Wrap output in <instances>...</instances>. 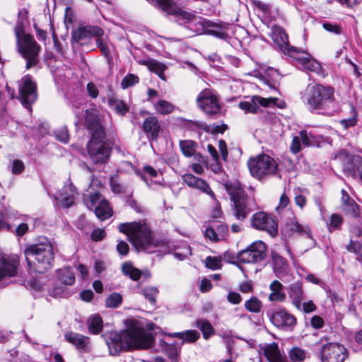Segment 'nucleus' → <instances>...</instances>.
<instances>
[{"mask_svg":"<svg viewBox=\"0 0 362 362\" xmlns=\"http://www.w3.org/2000/svg\"><path fill=\"white\" fill-rule=\"evenodd\" d=\"M153 341L152 334L146 332L140 322L129 320L127 328L123 332H111L107 340L110 353L117 355L125 349H147Z\"/></svg>","mask_w":362,"mask_h":362,"instance_id":"f257e3e1","label":"nucleus"},{"mask_svg":"<svg viewBox=\"0 0 362 362\" xmlns=\"http://www.w3.org/2000/svg\"><path fill=\"white\" fill-rule=\"evenodd\" d=\"M118 229L128 236L129 242L138 251L166 252L168 249L165 241L153 238L149 226L144 221L122 223Z\"/></svg>","mask_w":362,"mask_h":362,"instance_id":"f03ea898","label":"nucleus"},{"mask_svg":"<svg viewBox=\"0 0 362 362\" xmlns=\"http://www.w3.org/2000/svg\"><path fill=\"white\" fill-rule=\"evenodd\" d=\"M334 92V88L330 86L310 83L307 86L303 99L310 111L325 116H332L340 110Z\"/></svg>","mask_w":362,"mask_h":362,"instance_id":"7ed1b4c3","label":"nucleus"},{"mask_svg":"<svg viewBox=\"0 0 362 362\" xmlns=\"http://www.w3.org/2000/svg\"><path fill=\"white\" fill-rule=\"evenodd\" d=\"M30 270L43 274L52 267L54 252L52 244L48 240L31 245L24 252Z\"/></svg>","mask_w":362,"mask_h":362,"instance_id":"20e7f679","label":"nucleus"},{"mask_svg":"<svg viewBox=\"0 0 362 362\" xmlns=\"http://www.w3.org/2000/svg\"><path fill=\"white\" fill-rule=\"evenodd\" d=\"M14 33L18 52L27 61L26 69H28L37 64L41 47L33 35L25 33L22 24L15 26Z\"/></svg>","mask_w":362,"mask_h":362,"instance_id":"39448f33","label":"nucleus"},{"mask_svg":"<svg viewBox=\"0 0 362 362\" xmlns=\"http://www.w3.org/2000/svg\"><path fill=\"white\" fill-rule=\"evenodd\" d=\"M224 187L233 202V213L239 220H243L253 210L252 201L250 200L245 194L241 185L238 182H226Z\"/></svg>","mask_w":362,"mask_h":362,"instance_id":"423d86ee","label":"nucleus"},{"mask_svg":"<svg viewBox=\"0 0 362 362\" xmlns=\"http://www.w3.org/2000/svg\"><path fill=\"white\" fill-rule=\"evenodd\" d=\"M247 165L252 177L264 180L278 173V164L276 160L267 154H260L250 158Z\"/></svg>","mask_w":362,"mask_h":362,"instance_id":"0eeeda50","label":"nucleus"},{"mask_svg":"<svg viewBox=\"0 0 362 362\" xmlns=\"http://www.w3.org/2000/svg\"><path fill=\"white\" fill-rule=\"evenodd\" d=\"M151 5L161 9L169 15L176 17L180 24L189 23L197 18L194 11H185L179 8L172 0H146Z\"/></svg>","mask_w":362,"mask_h":362,"instance_id":"6e6552de","label":"nucleus"},{"mask_svg":"<svg viewBox=\"0 0 362 362\" xmlns=\"http://www.w3.org/2000/svg\"><path fill=\"white\" fill-rule=\"evenodd\" d=\"M105 139L91 137L87 145L89 156L95 163H105L110 158L111 149Z\"/></svg>","mask_w":362,"mask_h":362,"instance_id":"1a4fd4ad","label":"nucleus"},{"mask_svg":"<svg viewBox=\"0 0 362 362\" xmlns=\"http://www.w3.org/2000/svg\"><path fill=\"white\" fill-rule=\"evenodd\" d=\"M19 100L24 107L30 110L31 105L37 99L36 84L30 76H24L19 81Z\"/></svg>","mask_w":362,"mask_h":362,"instance_id":"9d476101","label":"nucleus"},{"mask_svg":"<svg viewBox=\"0 0 362 362\" xmlns=\"http://www.w3.org/2000/svg\"><path fill=\"white\" fill-rule=\"evenodd\" d=\"M266 251L267 246L262 241H255L245 250L240 251L238 258L243 263L254 264L265 258Z\"/></svg>","mask_w":362,"mask_h":362,"instance_id":"9b49d317","label":"nucleus"},{"mask_svg":"<svg viewBox=\"0 0 362 362\" xmlns=\"http://www.w3.org/2000/svg\"><path fill=\"white\" fill-rule=\"evenodd\" d=\"M322 362H344L348 356L346 349L339 343H327L320 350Z\"/></svg>","mask_w":362,"mask_h":362,"instance_id":"f8f14e48","label":"nucleus"},{"mask_svg":"<svg viewBox=\"0 0 362 362\" xmlns=\"http://www.w3.org/2000/svg\"><path fill=\"white\" fill-rule=\"evenodd\" d=\"M197 103L199 107L207 115H216L220 112L218 99L209 89H204L198 95Z\"/></svg>","mask_w":362,"mask_h":362,"instance_id":"ddd939ff","label":"nucleus"},{"mask_svg":"<svg viewBox=\"0 0 362 362\" xmlns=\"http://www.w3.org/2000/svg\"><path fill=\"white\" fill-rule=\"evenodd\" d=\"M252 226L256 229L266 231L272 237L278 233V226L274 219L264 212H257L252 216Z\"/></svg>","mask_w":362,"mask_h":362,"instance_id":"4468645a","label":"nucleus"},{"mask_svg":"<svg viewBox=\"0 0 362 362\" xmlns=\"http://www.w3.org/2000/svg\"><path fill=\"white\" fill-rule=\"evenodd\" d=\"M86 122L88 129L91 132V137L105 138L104 128L100 122L98 110L95 107L86 110Z\"/></svg>","mask_w":362,"mask_h":362,"instance_id":"2eb2a0df","label":"nucleus"},{"mask_svg":"<svg viewBox=\"0 0 362 362\" xmlns=\"http://www.w3.org/2000/svg\"><path fill=\"white\" fill-rule=\"evenodd\" d=\"M343 160V169L348 175L356 179L362 170V160L359 156L341 153L338 157Z\"/></svg>","mask_w":362,"mask_h":362,"instance_id":"dca6fc26","label":"nucleus"},{"mask_svg":"<svg viewBox=\"0 0 362 362\" xmlns=\"http://www.w3.org/2000/svg\"><path fill=\"white\" fill-rule=\"evenodd\" d=\"M276 101L277 98H265L255 95L251 98L250 101L240 102L238 106L245 112L257 113L259 110V105L267 107L274 105Z\"/></svg>","mask_w":362,"mask_h":362,"instance_id":"f3484780","label":"nucleus"},{"mask_svg":"<svg viewBox=\"0 0 362 362\" xmlns=\"http://www.w3.org/2000/svg\"><path fill=\"white\" fill-rule=\"evenodd\" d=\"M104 35V31L98 26L86 25L79 27L72 33V40L74 42L83 45L92 37H100Z\"/></svg>","mask_w":362,"mask_h":362,"instance_id":"a211bd4d","label":"nucleus"},{"mask_svg":"<svg viewBox=\"0 0 362 362\" xmlns=\"http://www.w3.org/2000/svg\"><path fill=\"white\" fill-rule=\"evenodd\" d=\"M270 320L278 328L291 329L296 324V318L283 308L274 312Z\"/></svg>","mask_w":362,"mask_h":362,"instance_id":"6ab92c4d","label":"nucleus"},{"mask_svg":"<svg viewBox=\"0 0 362 362\" xmlns=\"http://www.w3.org/2000/svg\"><path fill=\"white\" fill-rule=\"evenodd\" d=\"M270 37L282 52H288L290 48L288 35L283 28L279 25H273L271 28Z\"/></svg>","mask_w":362,"mask_h":362,"instance_id":"aec40b11","label":"nucleus"},{"mask_svg":"<svg viewBox=\"0 0 362 362\" xmlns=\"http://www.w3.org/2000/svg\"><path fill=\"white\" fill-rule=\"evenodd\" d=\"M287 293L292 305L298 310H301V303L305 299V295L300 281L291 284L287 287Z\"/></svg>","mask_w":362,"mask_h":362,"instance_id":"412c9836","label":"nucleus"},{"mask_svg":"<svg viewBox=\"0 0 362 362\" xmlns=\"http://www.w3.org/2000/svg\"><path fill=\"white\" fill-rule=\"evenodd\" d=\"M77 194L76 188L69 180L64 185L62 190L59 192V196H55V199L61 202L62 207L69 208L74 203L75 194Z\"/></svg>","mask_w":362,"mask_h":362,"instance_id":"4be33fe9","label":"nucleus"},{"mask_svg":"<svg viewBox=\"0 0 362 362\" xmlns=\"http://www.w3.org/2000/svg\"><path fill=\"white\" fill-rule=\"evenodd\" d=\"M182 180L189 187L199 189L202 192L209 194L214 200L216 201L214 193L204 180L189 173L184 175Z\"/></svg>","mask_w":362,"mask_h":362,"instance_id":"5701e85b","label":"nucleus"},{"mask_svg":"<svg viewBox=\"0 0 362 362\" xmlns=\"http://www.w3.org/2000/svg\"><path fill=\"white\" fill-rule=\"evenodd\" d=\"M262 351L269 362H288L284 351L275 342L266 344Z\"/></svg>","mask_w":362,"mask_h":362,"instance_id":"b1692460","label":"nucleus"},{"mask_svg":"<svg viewBox=\"0 0 362 362\" xmlns=\"http://www.w3.org/2000/svg\"><path fill=\"white\" fill-rule=\"evenodd\" d=\"M18 260L16 257L0 256V281L6 276H14L17 273Z\"/></svg>","mask_w":362,"mask_h":362,"instance_id":"393cba45","label":"nucleus"},{"mask_svg":"<svg viewBox=\"0 0 362 362\" xmlns=\"http://www.w3.org/2000/svg\"><path fill=\"white\" fill-rule=\"evenodd\" d=\"M143 129L151 140H157L161 130L158 118L154 115L146 117L143 123Z\"/></svg>","mask_w":362,"mask_h":362,"instance_id":"a878e982","label":"nucleus"},{"mask_svg":"<svg viewBox=\"0 0 362 362\" xmlns=\"http://www.w3.org/2000/svg\"><path fill=\"white\" fill-rule=\"evenodd\" d=\"M269 288L271 291L268 297L270 302L284 303L286 301V294L284 291L283 284L279 281H273Z\"/></svg>","mask_w":362,"mask_h":362,"instance_id":"bb28decb","label":"nucleus"},{"mask_svg":"<svg viewBox=\"0 0 362 362\" xmlns=\"http://www.w3.org/2000/svg\"><path fill=\"white\" fill-rule=\"evenodd\" d=\"M64 337L68 342L73 344L80 351H86L89 344V338L79 333L73 332H66L64 334Z\"/></svg>","mask_w":362,"mask_h":362,"instance_id":"cd10ccee","label":"nucleus"},{"mask_svg":"<svg viewBox=\"0 0 362 362\" xmlns=\"http://www.w3.org/2000/svg\"><path fill=\"white\" fill-rule=\"evenodd\" d=\"M285 227L290 232V234L297 233L311 238V232L308 226L298 223L295 217L287 222Z\"/></svg>","mask_w":362,"mask_h":362,"instance_id":"c85d7f7f","label":"nucleus"},{"mask_svg":"<svg viewBox=\"0 0 362 362\" xmlns=\"http://www.w3.org/2000/svg\"><path fill=\"white\" fill-rule=\"evenodd\" d=\"M274 272L277 276L284 274L288 267L287 261L276 252H272Z\"/></svg>","mask_w":362,"mask_h":362,"instance_id":"c756f323","label":"nucleus"},{"mask_svg":"<svg viewBox=\"0 0 362 362\" xmlns=\"http://www.w3.org/2000/svg\"><path fill=\"white\" fill-rule=\"evenodd\" d=\"M95 216L101 221L107 219L112 214V211L109 206L108 202L103 199L100 201L99 204L94 209Z\"/></svg>","mask_w":362,"mask_h":362,"instance_id":"7c9ffc66","label":"nucleus"},{"mask_svg":"<svg viewBox=\"0 0 362 362\" xmlns=\"http://www.w3.org/2000/svg\"><path fill=\"white\" fill-rule=\"evenodd\" d=\"M89 332L93 334H98L103 327V320L98 314L90 316L87 320Z\"/></svg>","mask_w":362,"mask_h":362,"instance_id":"2f4dec72","label":"nucleus"},{"mask_svg":"<svg viewBox=\"0 0 362 362\" xmlns=\"http://www.w3.org/2000/svg\"><path fill=\"white\" fill-rule=\"evenodd\" d=\"M57 279L59 284L70 286L75 282V276L70 268H63L57 271Z\"/></svg>","mask_w":362,"mask_h":362,"instance_id":"473e14b6","label":"nucleus"},{"mask_svg":"<svg viewBox=\"0 0 362 362\" xmlns=\"http://www.w3.org/2000/svg\"><path fill=\"white\" fill-rule=\"evenodd\" d=\"M159 344L161 351L167 354L172 362H177L178 351L175 344L167 343L164 340H160Z\"/></svg>","mask_w":362,"mask_h":362,"instance_id":"72a5a7b5","label":"nucleus"},{"mask_svg":"<svg viewBox=\"0 0 362 362\" xmlns=\"http://www.w3.org/2000/svg\"><path fill=\"white\" fill-rule=\"evenodd\" d=\"M171 337H177L186 342H194L200 337V334L197 330H187L181 332H174L170 334Z\"/></svg>","mask_w":362,"mask_h":362,"instance_id":"f704fd0d","label":"nucleus"},{"mask_svg":"<svg viewBox=\"0 0 362 362\" xmlns=\"http://www.w3.org/2000/svg\"><path fill=\"white\" fill-rule=\"evenodd\" d=\"M156 112L160 115H168L173 112L175 106L165 100H159L153 104Z\"/></svg>","mask_w":362,"mask_h":362,"instance_id":"c9c22d12","label":"nucleus"},{"mask_svg":"<svg viewBox=\"0 0 362 362\" xmlns=\"http://www.w3.org/2000/svg\"><path fill=\"white\" fill-rule=\"evenodd\" d=\"M122 272L124 275L129 277L133 281H137L141 277V271L129 262H125L122 264Z\"/></svg>","mask_w":362,"mask_h":362,"instance_id":"e433bc0d","label":"nucleus"},{"mask_svg":"<svg viewBox=\"0 0 362 362\" xmlns=\"http://www.w3.org/2000/svg\"><path fill=\"white\" fill-rule=\"evenodd\" d=\"M196 327L202 331L203 337L206 339L214 334V329L208 320L203 319L197 320L196 321Z\"/></svg>","mask_w":362,"mask_h":362,"instance_id":"4c0bfd02","label":"nucleus"},{"mask_svg":"<svg viewBox=\"0 0 362 362\" xmlns=\"http://www.w3.org/2000/svg\"><path fill=\"white\" fill-rule=\"evenodd\" d=\"M109 105L119 115H124L128 111L129 107L126 103L119 99L110 98L108 99Z\"/></svg>","mask_w":362,"mask_h":362,"instance_id":"58836bf2","label":"nucleus"},{"mask_svg":"<svg viewBox=\"0 0 362 362\" xmlns=\"http://www.w3.org/2000/svg\"><path fill=\"white\" fill-rule=\"evenodd\" d=\"M180 147L185 156L192 157L196 152L197 144L192 140H182L180 141Z\"/></svg>","mask_w":362,"mask_h":362,"instance_id":"ea45409f","label":"nucleus"},{"mask_svg":"<svg viewBox=\"0 0 362 362\" xmlns=\"http://www.w3.org/2000/svg\"><path fill=\"white\" fill-rule=\"evenodd\" d=\"M358 122L357 112L354 107H351V117L343 119L339 121V124L342 127L343 129L348 130L349 128L356 126Z\"/></svg>","mask_w":362,"mask_h":362,"instance_id":"a19ab883","label":"nucleus"},{"mask_svg":"<svg viewBox=\"0 0 362 362\" xmlns=\"http://www.w3.org/2000/svg\"><path fill=\"white\" fill-rule=\"evenodd\" d=\"M245 309L251 313H260L262 308V303L257 297H252L245 302Z\"/></svg>","mask_w":362,"mask_h":362,"instance_id":"79ce46f5","label":"nucleus"},{"mask_svg":"<svg viewBox=\"0 0 362 362\" xmlns=\"http://www.w3.org/2000/svg\"><path fill=\"white\" fill-rule=\"evenodd\" d=\"M122 302V296L119 293H112L105 299V306L107 308H117Z\"/></svg>","mask_w":362,"mask_h":362,"instance_id":"37998d69","label":"nucleus"},{"mask_svg":"<svg viewBox=\"0 0 362 362\" xmlns=\"http://www.w3.org/2000/svg\"><path fill=\"white\" fill-rule=\"evenodd\" d=\"M285 54L298 61L301 63L302 65L305 61L309 58L310 56L308 52L299 51L296 47H290L288 52Z\"/></svg>","mask_w":362,"mask_h":362,"instance_id":"c03bdc74","label":"nucleus"},{"mask_svg":"<svg viewBox=\"0 0 362 362\" xmlns=\"http://www.w3.org/2000/svg\"><path fill=\"white\" fill-rule=\"evenodd\" d=\"M66 286L63 284H59L57 279L54 281V287L52 290H50L49 295L54 298H62L66 297L67 296V292L66 291Z\"/></svg>","mask_w":362,"mask_h":362,"instance_id":"a18cd8bd","label":"nucleus"},{"mask_svg":"<svg viewBox=\"0 0 362 362\" xmlns=\"http://www.w3.org/2000/svg\"><path fill=\"white\" fill-rule=\"evenodd\" d=\"M101 196L98 192H94L84 197L83 202L88 209L92 210L93 208H95L98 204H99L100 201H101Z\"/></svg>","mask_w":362,"mask_h":362,"instance_id":"49530a36","label":"nucleus"},{"mask_svg":"<svg viewBox=\"0 0 362 362\" xmlns=\"http://www.w3.org/2000/svg\"><path fill=\"white\" fill-rule=\"evenodd\" d=\"M148 69L151 71L156 73L160 78L165 79L163 72L166 66L163 64L152 60L148 63Z\"/></svg>","mask_w":362,"mask_h":362,"instance_id":"de8ad7c7","label":"nucleus"},{"mask_svg":"<svg viewBox=\"0 0 362 362\" xmlns=\"http://www.w3.org/2000/svg\"><path fill=\"white\" fill-rule=\"evenodd\" d=\"M288 356L292 362H301L305 358V352L298 348L293 347L288 352Z\"/></svg>","mask_w":362,"mask_h":362,"instance_id":"09e8293b","label":"nucleus"},{"mask_svg":"<svg viewBox=\"0 0 362 362\" xmlns=\"http://www.w3.org/2000/svg\"><path fill=\"white\" fill-rule=\"evenodd\" d=\"M96 45L98 47H99L101 53L106 58H110V49L107 43V37H104L103 35H100V37H97Z\"/></svg>","mask_w":362,"mask_h":362,"instance_id":"8fccbe9b","label":"nucleus"},{"mask_svg":"<svg viewBox=\"0 0 362 362\" xmlns=\"http://www.w3.org/2000/svg\"><path fill=\"white\" fill-rule=\"evenodd\" d=\"M143 294L152 305H155L158 289L154 286H148L143 289Z\"/></svg>","mask_w":362,"mask_h":362,"instance_id":"3c124183","label":"nucleus"},{"mask_svg":"<svg viewBox=\"0 0 362 362\" xmlns=\"http://www.w3.org/2000/svg\"><path fill=\"white\" fill-rule=\"evenodd\" d=\"M204 236L211 242H218L223 239V234L218 233L215 228L212 227H207L204 230Z\"/></svg>","mask_w":362,"mask_h":362,"instance_id":"603ef678","label":"nucleus"},{"mask_svg":"<svg viewBox=\"0 0 362 362\" xmlns=\"http://www.w3.org/2000/svg\"><path fill=\"white\" fill-rule=\"evenodd\" d=\"M111 190L115 194H122L127 192V187L121 184L115 177H111L110 179Z\"/></svg>","mask_w":362,"mask_h":362,"instance_id":"864d4df0","label":"nucleus"},{"mask_svg":"<svg viewBox=\"0 0 362 362\" xmlns=\"http://www.w3.org/2000/svg\"><path fill=\"white\" fill-rule=\"evenodd\" d=\"M183 124L192 131H197L198 129L208 130L207 125L200 121L185 120Z\"/></svg>","mask_w":362,"mask_h":362,"instance_id":"5fc2aeb1","label":"nucleus"},{"mask_svg":"<svg viewBox=\"0 0 362 362\" xmlns=\"http://www.w3.org/2000/svg\"><path fill=\"white\" fill-rule=\"evenodd\" d=\"M221 257H207L205 259V265L212 270L218 269L221 266Z\"/></svg>","mask_w":362,"mask_h":362,"instance_id":"6e6d98bb","label":"nucleus"},{"mask_svg":"<svg viewBox=\"0 0 362 362\" xmlns=\"http://www.w3.org/2000/svg\"><path fill=\"white\" fill-rule=\"evenodd\" d=\"M303 67L310 71L313 72H318L321 69L320 64L316 60L313 59L311 56H309V58L305 61L303 64Z\"/></svg>","mask_w":362,"mask_h":362,"instance_id":"4d7b16f0","label":"nucleus"},{"mask_svg":"<svg viewBox=\"0 0 362 362\" xmlns=\"http://www.w3.org/2000/svg\"><path fill=\"white\" fill-rule=\"evenodd\" d=\"M139 77L133 74H128L122 81L121 86L126 89L139 83Z\"/></svg>","mask_w":362,"mask_h":362,"instance_id":"13d9d810","label":"nucleus"},{"mask_svg":"<svg viewBox=\"0 0 362 362\" xmlns=\"http://www.w3.org/2000/svg\"><path fill=\"white\" fill-rule=\"evenodd\" d=\"M346 249L349 252L357 254L358 261L362 262V244L358 242L350 241V243L346 246Z\"/></svg>","mask_w":362,"mask_h":362,"instance_id":"bf43d9fd","label":"nucleus"},{"mask_svg":"<svg viewBox=\"0 0 362 362\" xmlns=\"http://www.w3.org/2000/svg\"><path fill=\"white\" fill-rule=\"evenodd\" d=\"M344 210L351 216L356 217L359 213V206L355 201H349V204L343 206Z\"/></svg>","mask_w":362,"mask_h":362,"instance_id":"052dcab7","label":"nucleus"},{"mask_svg":"<svg viewBox=\"0 0 362 362\" xmlns=\"http://www.w3.org/2000/svg\"><path fill=\"white\" fill-rule=\"evenodd\" d=\"M342 223V218L336 214H332L329 218V223L328 224L329 230L339 229Z\"/></svg>","mask_w":362,"mask_h":362,"instance_id":"680f3d73","label":"nucleus"},{"mask_svg":"<svg viewBox=\"0 0 362 362\" xmlns=\"http://www.w3.org/2000/svg\"><path fill=\"white\" fill-rule=\"evenodd\" d=\"M205 33L207 35H213L219 39H226L228 34L223 30V25L221 23V28L208 29L206 30Z\"/></svg>","mask_w":362,"mask_h":362,"instance_id":"e2e57ef3","label":"nucleus"},{"mask_svg":"<svg viewBox=\"0 0 362 362\" xmlns=\"http://www.w3.org/2000/svg\"><path fill=\"white\" fill-rule=\"evenodd\" d=\"M55 136L57 139L63 143H67L69 139L68 130L66 127H63L55 132Z\"/></svg>","mask_w":362,"mask_h":362,"instance_id":"0e129e2a","label":"nucleus"},{"mask_svg":"<svg viewBox=\"0 0 362 362\" xmlns=\"http://www.w3.org/2000/svg\"><path fill=\"white\" fill-rule=\"evenodd\" d=\"M25 166L21 160H13L11 164V171L13 174L18 175L24 170Z\"/></svg>","mask_w":362,"mask_h":362,"instance_id":"69168bd1","label":"nucleus"},{"mask_svg":"<svg viewBox=\"0 0 362 362\" xmlns=\"http://www.w3.org/2000/svg\"><path fill=\"white\" fill-rule=\"evenodd\" d=\"M300 149H301L300 139L299 136H296L293 138V140H292V142H291V146H290V150L293 153L296 154L298 152H300Z\"/></svg>","mask_w":362,"mask_h":362,"instance_id":"338daca9","label":"nucleus"},{"mask_svg":"<svg viewBox=\"0 0 362 362\" xmlns=\"http://www.w3.org/2000/svg\"><path fill=\"white\" fill-rule=\"evenodd\" d=\"M106 235V233L104 229L97 228L93 230L91 233V238L94 241L102 240Z\"/></svg>","mask_w":362,"mask_h":362,"instance_id":"774afa93","label":"nucleus"}]
</instances>
